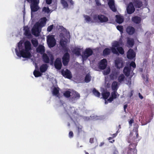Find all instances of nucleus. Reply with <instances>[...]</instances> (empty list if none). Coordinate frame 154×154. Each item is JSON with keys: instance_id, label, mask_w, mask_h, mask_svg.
<instances>
[{"instance_id": "1", "label": "nucleus", "mask_w": 154, "mask_h": 154, "mask_svg": "<svg viewBox=\"0 0 154 154\" xmlns=\"http://www.w3.org/2000/svg\"><path fill=\"white\" fill-rule=\"evenodd\" d=\"M134 129L136 130L135 134L136 136L133 137L131 136V135L132 134L131 133L130 134V140L128 141V142L130 143L128 146V149L127 151V154H137V150L136 149V147L137 145L138 142L141 139V137H140L138 132V128L139 127L137 124H135L134 125Z\"/></svg>"}, {"instance_id": "2", "label": "nucleus", "mask_w": 154, "mask_h": 154, "mask_svg": "<svg viewBox=\"0 0 154 154\" xmlns=\"http://www.w3.org/2000/svg\"><path fill=\"white\" fill-rule=\"evenodd\" d=\"M40 23L37 22L34 25L32 30V34L36 36H38L39 35V32L38 31V28L39 26L43 27L46 24L47 20L46 17L41 18Z\"/></svg>"}, {"instance_id": "3", "label": "nucleus", "mask_w": 154, "mask_h": 154, "mask_svg": "<svg viewBox=\"0 0 154 154\" xmlns=\"http://www.w3.org/2000/svg\"><path fill=\"white\" fill-rule=\"evenodd\" d=\"M120 42L115 41L113 44L112 47L111 48L112 52L114 54H118L119 52L121 54L124 53L123 48L122 47H120Z\"/></svg>"}, {"instance_id": "4", "label": "nucleus", "mask_w": 154, "mask_h": 154, "mask_svg": "<svg viewBox=\"0 0 154 154\" xmlns=\"http://www.w3.org/2000/svg\"><path fill=\"white\" fill-rule=\"evenodd\" d=\"M15 51L17 55L20 57H22L23 58H29L31 56V54L29 51H26L24 49H22L18 52L17 49H15Z\"/></svg>"}, {"instance_id": "5", "label": "nucleus", "mask_w": 154, "mask_h": 154, "mask_svg": "<svg viewBox=\"0 0 154 154\" xmlns=\"http://www.w3.org/2000/svg\"><path fill=\"white\" fill-rule=\"evenodd\" d=\"M47 42L48 47L50 48L54 47L56 45V40L53 35H51L47 36Z\"/></svg>"}, {"instance_id": "6", "label": "nucleus", "mask_w": 154, "mask_h": 154, "mask_svg": "<svg viewBox=\"0 0 154 154\" xmlns=\"http://www.w3.org/2000/svg\"><path fill=\"white\" fill-rule=\"evenodd\" d=\"M28 2L31 3V10H39L40 8L38 6L39 2V0H26Z\"/></svg>"}, {"instance_id": "7", "label": "nucleus", "mask_w": 154, "mask_h": 154, "mask_svg": "<svg viewBox=\"0 0 154 154\" xmlns=\"http://www.w3.org/2000/svg\"><path fill=\"white\" fill-rule=\"evenodd\" d=\"M61 73L63 76L65 78L70 79L72 77L71 72L68 69H66L65 70L64 69H62L61 70Z\"/></svg>"}, {"instance_id": "8", "label": "nucleus", "mask_w": 154, "mask_h": 154, "mask_svg": "<svg viewBox=\"0 0 154 154\" xmlns=\"http://www.w3.org/2000/svg\"><path fill=\"white\" fill-rule=\"evenodd\" d=\"M80 98V95L76 91H73L71 93L70 100L72 102L75 103V101L79 99Z\"/></svg>"}, {"instance_id": "9", "label": "nucleus", "mask_w": 154, "mask_h": 154, "mask_svg": "<svg viewBox=\"0 0 154 154\" xmlns=\"http://www.w3.org/2000/svg\"><path fill=\"white\" fill-rule=\"evenodd\" d=\"M70 55L68 53H65L62 58V63L64 66L68 65L69 61Z\"/></svg>"}, {"instance_id": "10", "label": "nucleus", "mask_w": 154, "mask_h": 154, "mask_svg": "<svg viewBox=\"0 0 154 154\" xmlns=\"http://www.w3.org/2000/svg\"><path fill=\"white\" fill-rule=\"evenodd\" d=\"M136 56V53L131 48L129 49L127 53V58L130 60H132Z\"/></svg>"}, {"instance_id": "11", "label": "nucleus", "mask_w": 154, "mask_h": 154, "mask_svg": "<svg viewBox=\"0 0 154 154\" xmlns=\"http://www.w3.org/2000/svg\"><path fill=\"white\" fill-rule=\"evenodd\" d=\"M54 66L55 68L58 70L61 69L62 65L60 58L58 57L56 58L54 62Z\"/></svg>"}, {"instance_id": "12", "label": "nucleus", "mask_w": 154, "mask_h": 154, "mask_svg": "<svg viewBox=\"0 0 154 154\" xmlns=\"http://www.w3.org/2000/svg\"><path fill=\"white\" fill-rule=\"evenodd\" d=\"M107 61L106 59L101 60L99 64V68L102 70L104 69L107 66Z\"/></svg>"}, {"instance_id": "13", "label": "nucleus", "mask_w": 154, "mask_h": 154, "mask_svg": "<svg viewBox=\"0 0 154 154\" xmlns=\"http://www.w3.org/2000/svg\"><path fill=\"white\" fill-rule=\"evenodd\" d=\"M93 54V51L92 49L90 48H87L84 51V57L86 58H88L89 57L91 56Z\"/></svg>"}, {"instance_id": "14", "label": "nucleus", "mask_w": 154, "mask_h": 154, "mask_svg": "<svg viewBox=\"0 0 154 154\" xmlns=\"http://www.w3.org/2000/svg\"><path fill=\"white\" fill-rule=\"evenodd\" d=\"M98 20L102 23L106 22L108 21V17L102 14L98 15Z\"/></svg>"}, {"instance_id": "15", "label": "nucleus", "mask_w": 154, "mask_h": 154, "mask_svg": "<svg viewBox=\"0 0 154 154\" xmlns=\"http://www.w3.org/2000/svg\"><path fill=\"white\" fill-rule=\"evenodd\" d=\"M45 48L44 46L42 45H39L36 48V51L37 53H40L41 54H43L45 53Z\"/></svg>"}, {"instance_id": "16", "label": "nucleus", "mask_w": 154, "mask_h": 154, "mask_svg": "<svg viewBox=\"0 0 154 154\" xmlns=\"http://www.w3.org/2000/svg\"><path fill=\"white\" fill-rule=\"evenodd\" d=\"M126 31L127 33L129 35H132L135 32V29L131 26H128L127 27Z\"/></svg>"}, {"instance_id": "17", "label": "nucleus", "mask_w": 154, "mask_h": 154, "mask_svg": "<svg viewBox=\"0 0 154 154\" xmlns=\"http://www.w3.org/2000/svg\"><path fill=\"white\" fill-rule=\"evenodd\" d=\"M131 68L130 67L125 66L123 70V73L126 77H128L130 75Z\"/></svg>"}, {"instance_id": "18", "label": "nucleus", "mask_w": 154, "mask_h": 154, "mask_svg": "<svg viewBox=\"0 0 154 154\" xmlns=\"http://www.w3.org/2000/svg\"><path fill=\"white\" fill-rule=\"evenodd\" d=\"M133 3L134 6L136 8H140L143 6V4L142 2L139 0H133Z\"/></svg>"}, {"instance_id": "19", "label": "nucleus", "mask_w": 154, "mask_h": 154, "mask_svg": "<svg viewBox=\"0 0 154 154\" xmlns=\"http://www.w3.org/2000/svg\"><path fill=\"white\" fill-rule=\"evenodd\" d=\"M116 22L119 23L121 24L124 21V19L123 17L119 15H117L116 16Z\"/></svg>"}, {"instance_id": "20", "label": "nucleus", "mask_w": 154, "mask_h": 154, "mask_svg": "<svg viewBox=\"0 0 154 154\" xmlns=\"http://www.w3.org/2000/svg\"><path fill=\"white\" fill-rule=\"evenodd\" d=\"M132 21L136 24H139L141 21V19L139 17L136 16L133 17L131 18Z\"/></svg>"}, {"instance_id": "21", "label": "nucleus", "mask_w": 154, "mask_h": 154, "mask_svg": "<svg viewBox=\"0 0 154 154\" xmlns=\"http://www.w3.org/2000/svg\"><path fill=\"white\" fill-rule=\"evenodd\" d=\"M116 66L117 68L120 69L123 66V63L122 61L119 59H116L115 61Z\"/></svg>"}, {"instance_id": "22", "label": "nucleus", "mask_w": 154, "mask_h": 154, "mask_svg": "<svg viewBox=\"0 0 154 154\" xmlns=\"http://www.w3.org/2000/svg\"><path fill=\"white\" fill-rule=\"evenodd\" d=\"M108 5L111 10H117L115 6L114 0H110L108 2Z\"/></svg>"}, {"instance_id": "23", "label": "nucleus", "mask_w": 154, "mask_h": 154, "mask_svg": "<svg viewBox=\"0 0 154 154\" xmlns=\"http://www.w3.org/2000/svg\"><path fill=\"white\" fill-rule=\"evenodd\" d=\"M25 50L26 51H30L31 49V44L28 41H26L24 43Z\"/></svg>"}, {"instance_id": "24", "label": "nucleus", "mask_w": 154, "mask_h": 154, "mask_svg": "<svg viewBox=\"0 0 154 154\" xmlns=\"http://www.w3.org/2000/svg\"><path fill=\"white\" fill-rule=\"evenodd\" d=\"M48 68V66L47 64H43L40 67V71L42 73L44 72L47 70Z\"/></svg>"}, {"instance_id": "25", "label": "nucleus", "mask_w": 154, "mask_h": 154, "mask_svg": "<svg viewBox=\"0 0 154 154\" xmlns=\"http://www.w3.org/2000/svg\"><path fill=\"white\" fill-rule=\"evenodd\" d=\"M116 98L117 95L116 94V92L115 91L111 93V97L108 99V100L110 102H111L114 99Z\"/></svg>"}, {"instance_id": "26", "label": "nucleus", "mask_w": 154, "mask_h": 154, "mask_svg": "<svg viewBox=\"0 0 154 154\" xmlns=\"http://www.w3.org/2000/svg\"><path fill=\"white\" fill-rule=\"evenodd\" d=\"M42 58L44 62L45 63H48L49 62V58L46 53H44L42 56Z\"/></svg>"}, {"instance_id": "27", "label": "nucleus", "mask_w": 154, "mask_h": 154, "mask_svg": "<svg viewBox=\"0 0 154 154\" xmlns=\"http://www.w3.org/2000/svg\"><path fill=\"white\" fill-rule=\"evenodd\" d=\"M24 30L25 31L24 34L25 35L27 36H30L31 35L29 29L27 26L24 27Z\"/></svg>"}, {"instance_id": "28", "label": "nucleus", "mask_w": 154, "mask_h": 154, "mask_svg": "<svg viewBox=\"0 0 154 154\" xmlns=\"http://www.w3.org/2000/svg\"><path fill=\"white\" fill-rule=\"evenodd\" d=\"M127 44L131 47H132L134 44V41L133 39L128 38L127 40Z\"/></svg>"}, {"instance_id": "29", "label": "nucleus", "mask_w": 154, "mask_h": 154, "mask_svg": "<svg viewBox=\"0 0 154 154\" xmlns=\"http://www.w3.org/2000/svg\"><path fill=\"white\" fill-rule=\"evenodd\" d=\"M111 50L109 48H105L103 51V55L106 56L109 55L110 53Z\"/></svg>"}, {"instance_id": "30", "label": "nucleus", "mask_w": 154, "mask_h": 154, "mask_svg": "<svg viewBox=\"0 0 154 154\" xmlns=\"http://www.w3.org/2000/svg\"><path fill=\"white\" fill-rule=\"evenodd\" d=\"M125 78V77L124 75L123 74H122L119 76L118 81L119 83H121L124 81Z\"/></svg>"}, {"instance_id": "31", "label": "nucleus", "mask_w": 154, "mask_h": 154, "mask_svg": "<svg viewBox=\"0 0 154 154\" xmlns=\"http://www.w3.org/2000/svg\"><path fill=\"white\" fill-rule=\"evenodd\" d=\"M118 83L116 81H114L112 85V89L113 91L117 90V89Z\"/></svg>"}, {"instance_id": "32", "label": "nucleus", "mask_w": 154, "mask_h": 154, "mask_svg": "<svg viewBox=\"0 0 154 154\" xmlns=\"http://www.w3.org/2000/svg\"><path fill=\"white\" fill-rule=\"evenodd\" d=\"M84 17L85 18V20L87 23H89L90 22L91 23H94V21L92 20L90 16L87 15H85L84 16Z\"/></svg>"}, {"instance_id": "33", "label": "nucleus", "mask_w": 154, "mask_h": 154, "mask_svg": "<svg viewBox=\"0 0 154 154\" xmlns=\"http://www.w3.org/2000/svg\"><path fill=\"white\" fill-rule=\"evenodd\" d=\"M110 94L109 92L108 91L104 92L102 93L103 97L105 99H106L109 96Z\"/></svg>"}, {"instance_id": "34", "label": "nucleus", "mask_w": 154, "mask_h": 154, "mask_svg": "<svg viewBox=\"0 0 154 154\" xmlns=\"http://www.w3.org/2000/svg\"><path fill=\"white\" fill-rule=\"evenodd\" d=\"M33 74L35 77L41 76L42 73L38 70H35L33 72Z\"/></svg>"}, {"instance_id": "35", "label": "nucleus", "mask_w": 154, "mask_h": 154, "mask_svg": "<svg viewBox=\"0 0 154 154\" xmlns=\"http://www.w3.org/2000/svg\"><path fill=\"white\" fill-rule=\"evenodd\" d=\"M71 92L69 91H66L64 92L63 96L66 97L68 98L71 97Z\"/></svg>"}, {"instance_id": "36", "label": "nucleus", "mask_w": 154, "mask_h": 154, "mask_svg": "<svg viewBox=\"0 0 154 154\" xmlns=\"http://www.w3.org/2000/svg\"><path fill=\"white\" fill-rule=\"evenodd\" d=\"M94 94L96 96L99 97L100 96V93L95 88H94L92 91Z\"/></svg>"}, {"instance_id": "37", "label": "nucleus", "mask_w": 154, "mask_h": 154, "mask_svg": "<svg viewBox=\"0 0 154 154\" xmlns=\"http://www.w3.org/2000/svg\"><path fill=\"white\" fill-rule=\"evenodd\" d=\"M52 92L53 94L54 95L58 96L59 95V90L55 87L53 89Z\"/></svg>"}, {"instance_id": "38", "label": "nucleus", "mask_w": 154, "mask_h": 154, "mask_svg": "<svg viewBox=\"0 0 154 154\" xmlns=\"http://www.w3.org/2000/svg\"><path fill=\"white\" fill-rule=\"evenodd\" d=\"M126 10H135L132 2L129 3L127 7Z\"/></svg>"}, {"instance_id": "39", "label": "nucleus", "mask_w": 154, "mask_h": 154, "mask_svg": "<svg viewBox=\"0 0 154 154\" xmlns=\"http://www.w3.org/2000/svg\"><path fill=\"white\" fill-rule=\"evenodd\" d=\"M91 79V75L89 74H87L85 77V81L86 83H88L90 81Z\"/></svg>"}, {"instance_id": "40", "label": "nucleus", "mask_w": 154, "mask_h": 154, "mask_svg": "<svg viewBox=\"0 0 154 154\" xmlns=\"http://www.w3.org/2000/svg\"><path fill=\"white\" fill-rule=\"evenodd\" d=\"M31 42L34 47H36L38 45V42L36 39H32Z\"/></svg>"}, {"instance_id": "41", "label": "nucleus", "mask_w": 154, "mask_h": 154, "mask_svg": "<svg viewBox=\"0 0 154 154\" xmlns=\"http://www.w3.org/2000/svg\"><path fill=\"white\" fill-rule=\"evenodd\" d=\"M76 127L77 129L78 134L79 135L80 133L82 131V127L80 125H76Z\"/></svg>"}, {"instance_id": "42", "label": "nucleus", "mask_w": 154, "mask_h": 154, "mask_svg": "<svg viewBox=\"0 0 154 154\" xmlns=\"http://www.w3.org/2000/svg\"><path fill=\"white\" fill-rule=\"evenodd\" d=\"M73 52L76 55L79 56L80 54V49H75L73 51Z\"/></svg>"}, {"instance_id": "43", "label": "nucleus", "mask_w": 154, "mask_h": 154, "mask_svg": "<svg viewBox=\"0 0 154 154\" xmlns=\"http://www.w3.org/2000/svg\"><path fill=\"white\" fill-rule=\"evenodd\" d=\"M116 28L117 29L119 30L121 33H123L124 30V28L122 26L118 25L117 26Z\"/></svg>"}, {"instance_id": "44", "label": "nucleus", "mask_w": 154, "mask_h": 154, "mask_svg": "<svg viewBox=\"0 0 154 154\" xmlns=\"http://www.w3.org/2000/svg\"><path fill=\"white\" fill-rule=\"evenodd\" d=\"M117 73L115 72L113 73H112L110 75V77L111 79H114V78L115 77L116 78V75H117Z\"/></svg>"}, {"instance_id": "45", "label": "nucleus", "mask_w": 154, "mask_h": 154, "mask_svg": "<svg viewBox=\"0 0 154 154\" xmlns=\"http://www.w3.org/2000/svg\"><path fill=\"white\" fill-rule=\"evenodd\" d=\"M110 69L109 68H107V69L104 70L103 73L104 75H108L110 72Z\"/></svg>"}, {"instance_id": "46", "label": "nucleus", "mask_w": 154, "mask_h": 154, "mask_svg": "<svg viewBox=\"0 0 154 154\" xmlns=\"http://www.w3.org/2000/svg\"><path fill=\"white\" fill-rule=\"evenodd\" d=\"M61 3L64 7H68V5L67 2L64 0H61Z\"/></svg>"}, {"instance_id": "47", "label": "nucleus", "mask_w": 154, "mask_h": 154, "mask_svg": "<svg viewBox=\"0 0 154 154\" xmlns=\"http://www.w3.org/2000/svg\"><path fill=\"white\" fill-rule=\"evenodd\" d=\"M133 75H132L129 77L128 80L127 81V84L129 86H131V78Z\"/></svg>"}, {"instance_id": "48", "label": "nucleus", "mask_w": 154, "mask_h": 154, "mask_svg": "<svg viewBox=\"0 0 154 154\" xmlns=\"http://www.w3.org/2000/svg\"><path fill=\"white\" fill-rule=\"evenodd\" d=\"M60 44L62 47L66 46L65 41L63 40H60Z\"/></svg>"}, {"instance_id": "49", "label": "nucleus", "mask_w": 154, "mask_h": 154, "mask_svg": "<svg viewBox=\"0 0 154 154\" xmlns=\"http://www.w3.org/2000/svg\"><path fill=\"white\" fill-rule=\"evenodd\" d=\"M132 67L134 68H135L136 67V65L135 63L134 62L132 61L130 64V66L129 67Z\"/></svg>"}, {"instance_id": "50", "label": "nucleus", "mask_w": 154, "mask_h": 154, "mask_svg": "<svg viewBox=\"0 0 154 154\" xmlns=\"http://www.w3.org/2000/svg\"><path fill=\"white\" fill-rule=\"evenodd\" d=\"M53 25H51L48 26L47 28V31L48 32H51L53 29Z\"/></svg>"}, {"instance_id": "51", "label": "nucleus", "mask_w": 154, "mask_h": 154, "mask_svg": "<svg viewBox=\"0 0 154 154\" xmlns=\"http://www.w3.org/2000/svg\"><path fill=\"white\" fill-rule=\"evenodd\" d=\"M62 48H63V50H64V51L65 52H66V53H68L69 49L68 48L66 47V45L64 47H63Z\"/></svg>"}, {"instance_id": "52", "label": "nucleus", "mask_w": 154, "mask_h": 154, "mask_svg": "<svg viewBox=\"0 0 154 154\" xmlns=\"http://www.w3.org/2000/svg\"><path fill=\"white\" fill-rule=\"evenodd\" d=\"M98 15L97 14H95L93 16V19L95 21L97 20V19H98Z\"/></svg>"}, {"instance_id": "53", "label": "nucleus", "mask_w": 154, "mask_h": 154, "mask_svg": "<svg viewBox=\"0 0 154 154\" xmlns=\"http://www.w3.org/2000/svg\"><path fill=\"white\" fill-rule=\"evenodd\" d=\"M49 57L50 58L51 61L52 63H53L54 60V57L53 55L52 54H50L49 56Z\"/></svg>"}, {"instance_id": "54", "label": "nucleus", "mask_w": 154, "mask_h": 154, "mask_svg": "<svg viewBox=\"0 0 154 154\" xmlns=\"http://www.w3.org/2000/svg\"><path fill=\"white\" fill-rule=\"evenodd\" d=\"M73 136V134L72 131H70L69 133V137L72 138Z\"/></svg>"}, {"instance_id": "55", "label": "nucleus", "mask_w": 154, "mask_h": 154, "mask_svg": "<svg viewBox=\"0 0 154 154\" xmlns=\"http://www.w3.org/2000/svg\"><path fill=\"white\" fill-rule=\"evenodd\" d=\"M134 120L133 119H131L129 121V124L130 126H132V124L134 123Z\"/></svg>"}, {"instance_id": "56", "label": "nucleus", "mask_w": 154, "mask_h": 154, "mask_svg": "<svg viewBox=\"0 0 154 154\" xmlns=\"http://www.w3.org/2000/svg\"><path fill=\"white\" fill-rule=\"evenodd\" d=\"M127 13L129 14H131L134 13L135 10H127Z\"/></svg>"}, {"instance_id": "57", "label": "nucleus", "mask_w": 154, "mask_h": 154, "mask_svg": "<svg viewBox=\"0 0 154 154\" xmlns=\"http://www.w3.org/2000/svg\"><path fill=\"white\" fill-rule=\"evenodd\" d=\"M96 5L98 6H100L101 5V3L99 2V0H95Z\"/></svg>"}, {"instance_id": "58", "label": "nucleus", "mask_w": 154, "mask_h": 154, "mask_svg": "<svg viewBox=\"0 0 154 154\" xmlns=\"http://www.w3.org/2000/svg\"><path fill=\"white\" fill-rule=\"evenodd\" d=\"M52 0H46V3L48 5L50 4L52 2Z\"/></svg>"}, {"instance_id": "59", "label": "nucleus", "mask_w": 154, "mask_h": 154, "mask_svg": "<svg viewBox=\"0 0 154 154\" xmlns=\"http://www.w3.org/2000/svg\"><path fill=\"white\" fill-rule=\"evenodd\" d=\"M118 133V131H117L116 133L113 134L112 135V137L113 138L116 137V136H117V134Z\"/></svg>"}, {"instance_id": "60", "label": "nucleus", "mask_w": 154, "mask_h": 154, "mask_svg": "<svg viewBox=\"0 0 154 154\" xmlns=\"http://www.w3.org/2000/svg\"><path fill=\"white\" fill-rule=\"evenodd\" d=\"M89 142L91 143H93L94 142V138H91L90 139Z\"/></svg>"}, {"instance_id": "61", "label": "nucleus", "mask_w": 154, "mask_h": 154, "mask_svg": "<svg viewBox=\"0 0 154 154\" xmlns=\"http://www.w3.org/2000/svg\"><path fill=\"white\" fill-rule=\"evenodd\" d=\"M53 10H42V11H44L45 12L49 13V12H52Z\"/></svg>"}, {"instance_id": "62", "label": "nucleus", "mask_w": 154, "mask_h": 154, "mask_svg": "<svg viewBox=\"0 0 154 154\" xmlns=\"http://www.w3.org/2000/svg\"><path fill=\"white\" fill-rule=\"evenodd\" d=\"M139 97L141 99H142L143 98V96L141 95V94L140 93H139Z\"/></svg>"}, {"instance_id": "63", "label": "nucleus", "mask_w": 154, "mask_h": 154, "mask_svg": "<svg viewBox=\"0 0 154 154\" xmlns=\"http://www.w3.org/2000/svg\"><path fill=\"white\" fill-rule=\"evenodd\" d=\"M113 154H118V151L116 150H115L113 152Z\"/></svg>"}, {"instance_id": "64", "label": "nucleus", "mask_w": 154, "mask_h": 154, "mask_svg": "<svg viewBox=\"0 0 154 154\" xmlns=\"http://www.w3.org/2000/svg\"><path fill=\"white\" fill-rule=\"evenodd\" d=\"M133 91H131L130 92V97H131L133 95Z\"/></svg>"}]
</instances>
